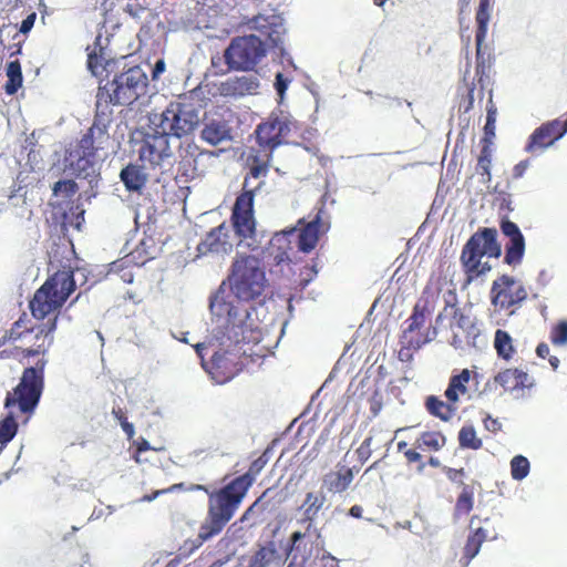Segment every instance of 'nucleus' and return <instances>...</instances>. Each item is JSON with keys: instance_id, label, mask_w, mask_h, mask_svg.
Masks as SVG:
<instances>
[{"instance_id": "obj_43", "label": "nucleus", "mask_w": 567, "mask_h": 567, "mask_svg": "<svg viewBox=\"0 0 567 567\" xmlns=\"http://www.w3.org/2000/svg\"><path fill=\"white\" fill-rule=\"evenodd\" d=\"M529 468V461L523 455H516L511 461V474L516 481L524 480L528 475Z\"/></svg>"}, {"instance_id": "obj_40", "label": "nucleus", "mask_w": 567, "mask_h": 567, "mask_svg": "<svg viewBox=\"0 0 567 567\" xmlns=\"http://www.w3.org/2000/svg\"><path fill=\"white\" fill-rule=\"evenodd\" d=\"M458 444L462 449L480 450L483 442L477 437L473 425H464L458 432Z\"/></svg>"}, {"instance_id": "obj_33", "label": "nucleus", "mask_w": 567, "mask_h": 567, "mask_svg": "<svg viewBox=\"0 0 567 567\" xmlns=\"http://www.w3.org/2000/svg\"><path fill=\"white\" fill-rule=\"evenodd\" d=\"M446 443V437L439 431L422 432L414 442V446L422 451L437 452Z\"/></svg>"}, {"instance_id": "obj_46", "label": "nucleus", "mask_w": 567, "mask_h": 567, "mask_svg": "<svg viewBox=\"0 0 567 567\" xmlns=\"http://www.w3.org/2000/svg\"><path fill=\"white\" fill-rule=\"evenodd\" d=\"M550 342L556 347L567 344V320L558 321L553 326L549 336Z\"/></svg>"}, {"instance_id": "obj_50", "label": "nucleus", "mask_w": 567, "mask_h": 567, "mask_svg": "<svg viewBox=\"0 0 567 567\" xmlns=\"http://www.w3.org/2000/svg\"><path fill=\"white\" fill-rule=\"evenodd\" d=\"M249 165V172L245 177H248V181L250 178H259L261 176H266L269 169L270 164H262V163H248Z\"/></svg>"}, {"instance_id": "obj_14", "label": "nucleus", "mask_w": 567, "mask_h": 567, "mask_svg": "<svg viewBox=\"0 0 567 567\" xmlns=\"http://www.w3.org/2000/svg\"><path fill=\"white\" fill-rule=\"evenodd\" d=\"M261 185L262 182L256 187H248V177H245L243 189L236 197L230 219L236 234L240 238H249L255 234L254 200L255 193Z\"/></svg>"}, {"instance_id": "obj_61", "label": "nucleus", "mask_w": 567, "mask_h": 567, "mask_svg": "<svg viewBox=\"0 0 567 567\" xmlns=\"http://www.w3.org/2000/svg\"><path fill=\"white\" fill-rule=\"evenodd\" d=\"M122 430L127 435V439H132L135 434L134 425L128 421L122 422Z\"/></svg>"}, {"instance_id": "obj_53", "label": "nucleus", "mask_w": 567, "mask_h": 567, "mask_svg": "<svg viewBox=\"0 0 567 567\" xmlns=\"http://www.w3.org/2000/svg\"><path fill=\"white\" fill-rule=\"evenodd\" d=\"M501 230L508 238L517 237V236H522L523 235L520 233L518 226L515 223H513L509 219H507V218H503L502 219V221H501Z\"/></svg>"}, {"instance_id": "obj_31", "label": "nucleus", "mask_w": 567, "mask_h": 567, "mask_svg": "<svg viewBox=\"0 0 567 567\" xmlns=\"http://www.w3.org/2000/svg\"><path fill=\"white\" fill-rule=\"evenodd\" d=\"M292 234L293 230L276 234L270 240V255L277 265L290 261L289 250H291V247L288 237Z\"/></svg>"}, {"instance_id": "obj_22", "label": "nucleus", "mask_w": 567, "mask_h": 567, "mask_svg": "<svg viewBox=\"0 0 567 567\" xmlns=\"http://www.w3.org/2000/svg\"><path fill=\"white\" fill-rule=\"evenodd\" d=\"M321 213L322 210L320 209L312 220L300 228L298 249L305 254L311 252L316 248L320 235L328 230V225L321 220Z\"/></svg>"}, {"instance_id": "obj_24", "label": "nucleus", "mask_w": 567, "mask_h": 567, "mask_svg": "<svg viewBox=\"0 0 567 567\" xmlns=\"http://www.w3.org/2000/svg\"><path fill=\"white\" fill-rule=\"evenodd\" d=\"M496 384L504 388L505 391H518L524 389H530L534 385V381L529 375L519 369H505L498 372L494 377Z\"/></svg>"}, {"instance_id": "obj_62", "label": "nucleus", "mask_w": 567, "mask_h": 567, "mask_svg": "<svg viewBox=\"0 0 567 567\" xmlns=\"http://www.w3.org/2000/svg\"><path fill=\"white\" fill-rule=\"evenodd\" d=\"M165 70V62L163 60H158L155 63V66L153 69V78H157L162 72Z\"/></svg>"}, {"instance_id": "obj_5", "label": "nucleus", "mask_w": 567, "mask_h": 567, "mask_svg": "<svg viewBox=\"0 0 567 567\" xmlns=\"http://www.w3.org/2000/svg\"><path fill=\"white\" fill-rule=\"evenodd\" d=\"M110 142L109 128L100 121H94L87 132L71 145L64 156V167L72 176L87 179L90 183L96 176L94 156L104 150Z\"/></svg>"}, {"instance_id": "obj_4", "label": "nucleus", "mask_w": 567, "mask_h": 567, "mask_svg": "<svg viewBox=\"0 0 567 567\" xmlns=\"http://www.w3.org/2000/svg\"><path fill=\"white\" fill-rule=\"evenodd\" d=\"M147 85V75L140 66L130 68L100 85L94 121H100L109 128L113 115L111 105H131L146 93Z\"/></svg>"}, {"instance_id": "obj_51", "label": "nucleus", "mask_w": 567, "mask_h": 567, "mask_svg": "<svg viewBox=\"0 0 567 567\" xmlns=\"http://www.w3.org/2000/svg\"><path fill=\"white\" fill-rule=\"evenodd\" d=\"M267 492H264L260 497H258L243 514L240 522L249 520L252 515L257 512H264L266 507L262 505L261 501Z\"/></svg>"}, {"instance_id": "obj_44", "label": "nucleus", "mask_w": 567, "mask_h": 567, "mask_svg": "<svg viewBox=\"0 0 567 567\" xmlns=\"http://www.w3.org/2000/svg\"><path fill=\"white\" fill-rule=\"evenodd\" d=\"M79 190L78 184L72 179H63L54 183L52 187L53 195L71 199Z\"/></svg>"}, {"instance_id": "obj_15", "label": "nucleus", "mask_w": 567, "mask_h": 567, "mask_svg": "<svg viewBox=\"0 0 567 567\" xmlns=\"http://www.w3.org/2000/svg\"><path fill=\"white\" fill-rule=\"evenodd\" d=\"M491 3L489 0H480V4L476 11L475 20H476V32H475V42H476V68H475V76L478 83L483 86L484 79H488L489 71L494 61V58L489 52H486V48L484 47V41L487 35L488 22L491 18Z\"/></svg>"}, {"instance_id": "obj_42", "label": "nucleus", "mask_w": 567, "mask_h": 567, "mask_svg": "<svg viewBox=\"0 0 567 567\" xmlns=\"http://www.w3.org/2000/svg\"><path fill=\"white\" fill-rule=\"evenodd\" d=\"M474 493L468 485H464L461 494L458 495L455 504V512L460 515H467L473 509Z\"/></svg>"}, {"instance_id": "obj_36", "label": "nucleus", "mask_w": 567, "mask_h": 567, "mask_svg": "<svg viewBox=\"0 0 567 567\" xmlns=\"http://www.w3.org/2000/svg\"><path fill=\"white\" fill-rule=\"evenodd\" d=\"M525 252L524 236L511 237L505 247L504 261L509 266H516L522 262Z\"/></svg>"}, {"instance_id": "obj_37", "label": "nucleus", "mask_w": 567, "mask_h": 567, "mask_svg": "<svg viewBox=\"0 0 567 567\" xmlns=\"http://www.w3.org/2000/svg\"><path fill=\"white\" fill-rule=\"evenodd\" d=\"M8 80L4 84V91L8 95H13L22 86L21 64L18 60L11 61L7 65Z\"/></svg>"}, {"instance_id": "obj_6", "label": "nucleus", "mask_w": 567, "mask_h": 567, "mask_svg": "<svg viewBox=\"0 0 567 567\" xmlns=\"http://www.w3.org/2000/svg\"><path fill=\"white\" fill-rule=\"evenodd\" d=\"M501 252L495 228H483L475 231L463 246L460 256L466 281L471 282L491 270L488 262L482 261L484 256L497 258Z\"/></svg>"}, {"instance_id": "obj_8", "label": "nucleus", "mask_w": 567, "mask_h": 567, "mask_svg": "<svg viewBox=\"0 0 567 567\" xmlns=\"http://www.w3.org/2000/svg\"><path fill=\"white\" fill-rule=\"evenodd\" d=\"M47 361L39 360L34 367L25 368L20 381L8 392L4 406L17 409L21 413H32L39 404L44 388V367Z\"/></svg>"}, {"instance_id": "obj_2", "label": "nucleus", "mask_w": 567, "mask_h": 567, "mask_svg": "<svg viewBox=\"0 0 567 567\" xmlns=\"http://www.w3.org/2000/svg\"><path fill=\"white\" fill-rule=\"evenodd\" d=\"M248 25L264 35L266 41L255 34L233 38L224 51V60L230 71H254L266 56L268 48L282 44L285 28L280 14H257L250 19Z\"/></svg>"}, {"instance_id": "obj_1", "label": "nucleus", "mask_w": 567, "mask_h": 567, "mask_svg": "<svg viewBox=\"0 0 567 567\" xmlns=\"http://www.w3.org/2000/svg\"><path fill=\"white\" fill-rule=\"evenodd\" d=\"M75 289L73 269L63 267L50 275L35 290L29 301V308L34 319L45 320V322L34 326L33 333L29 338L30 347L21 351L24 358L45 354L49 351L53 343L60 310Z\"/></svg>"}, {"instance_id": "obj_12", "label": "nucleus", "mask_w": 567, "mask_h": 567, "mask_svg": "<svg viewBox=\"0 0 567 567\" xmlns=\"http://www.w3.org/2000/svg\"><path fill=\"white\" fill-rule=\"evenodd\" d=\"M439 295L440 289L432 285L424 287L421 297L413 307L412 315L406 321L408 327L403 330L401 336V343L405 348L417 350L431 341V338L413 339L412 333L424 327L427 317L433 313L436 307Z\"/></svg>"}, {"instance_id": "obj_3", "label": "nucleus", "mask_w": 567, "mask_h": 567, "mask_svg": "<svg viewBox=\"0 0 567 567\" xmlns=\"http://www.w3.org/2000/svg\"><path fill=\"white\" fill-rule=\"evenodd\" d=\"M210 311L218 317L227 316L228 322H231V328L228 333H234L236 337L235 349L226 350L220 349L216 351L209 362H204L203 349L204 344L198 343L195 349L197 354L203 360V367L210 374V377L219 384H224L235 378L243 370L241 351L237 349L239 343L246 342L244 336L245 326H236L234 319L236 318L235 307L226 302L223 297H214L209 303Z\"/></svg>"}, {"instance_id": "obj_10", "label": "nucleus", "mask_w": 567, "mask_h": 567, "mask_svg": "<svg viewBox=\"0 0 567 567\" xmlns=\"http://www.w3.org/2000/svg\"><path fill=\"white\" fill-rule=\"evenodd\" d=\"M200 106L184 97L171 102L161 114L158 127L169 137L182 138L192 134L200 123Z\"/></svg>"}, {"instance_id": "obj_17", "label": "nucleus", "mask_w": 567, "mask_h": 567, "mask_svg": "<svg viewBox=\"0 0 567 567\" xmlns=\"http://www.w3.org/2000/svg\"><path fill=\"white\" fill-rule=\"evenodd\" d=\"M297 128L298 122L290 115L281 111L274 112L256 127V143H265L276 150L286 142L289 133Z\"/></svg>"}, {"instance_id": "obj_19", "label": "nucleus", "mask_w": 567, "mask_h": 567, "mask_svg": "<svg viewBox=\"0 0 567 567\" xmlns=\"http://www.w3.org/2000/svg\"><path fill=\"white\" fill-rule=\"evenodd\" d=\"M566 133L567 117L565 120L555 118L543 123L530 134L525 146V152L529 154L540 153L561 138Z\"/></svg>"}, {"instance_id": "obj_16", "label": "nucleus", "mask_w": 567, "mask_h": 567, "mask_svg": "<svg viewBox=\"0 0 567 567\" xmlns=\"http://www.w3.org/2000/svg\"><path fill=\"white\" fill-rule=\"evenodd\" d=\"M190 491H203L208 496V504H207V516L205 522L200 525L199 532L197 535L196 540L190 542L189 550L193 551L200 547L205 542L212 539L213 537L219 535L223 529L226 527V525L231 520L236 512H231L229 516L220 514L218 507L215 505L216 503L213 502L214 494L219 492L220 488L209 491L204 485H193Z\"/></svg>"}, {"instance_id": "obj_58", "label": "nucleus", "mask_w": 567, "mask_h": 567, "mask_svg": "<svg viewBox=\"0 0 567 567\" xmlns=\"http://www.w3.org/2000/svg\"><path fill=\"white\" fill-rule=\"evenodd\" d=\"M145 7L141 4L127 3L124 8V11L133 18H138L142 12H144Z\"/></svg>"}, {"instance_id": "obj_25", "label": "nucleus", "mask_w": 567, "mask_h": 567, "mask_svg": "<svg viewBox=\"0 0 567 567\" xmlns=\"http://www.w3.org/2000/svg\"><path fill=\"white\" fill-rule=\"evenodd\" d=\"M152 175H154L153 172H148V168H144L143 163L138 162V164L125 166L121 171L120 177L127 190L137 192L145 186Z\"/></svg>"}, {"instance_id": "obj_29", "label": "nucleus", "mask_w": 567, "mask_h": 567, "mask_svg": "<svg viewBox=\"0 0 567 567\" xmlns=\"http://www.w3.org/2000/svg\"><path fill=\"white\" fill-rule=\"evenodd\" d=\"M472 371L463 369L460 373L453 374L450 378L447 389L445 390V398L450 403H457L460 395L467 393V384L471 380Z\"/></svg>"}, {"instance_id": "obj_55", "label": "nucleus", "mask_w": 567, "mask_h": 567, "mask_svg": "<svg viewBox=\"0 0 567 567\" xmlns=\"http://www.w3.org/2000/svg\"><path fill=\"white\" fill-rule=\"evenodd\" d=\"M289 83L290 80L287 79L282 73L279 72L276 74L275 87L280 97L284 96Z\"/></svg>"}, {"instance_id": "obj_28", "label": "nucleus", "mask_w": 567, "mask_h": 567, "mask_svg": "<svg viewBox=\"0 0 567 567\" xmlns=\"http://www.w3.org/2000/svg\"><path fill=\"white\" fill-rule=\"evenodd\" d=\"M200 137L203 141L215 146L221 142L231 140V134L225 121L213 120L204 125Z\"/></svg>"}, {"instance_id": "obj_20", "label": "nucleus", "mask_w": 567, "mask_h": 567, "mask_svg": "<svg viewBox=\"0 0 567 567\" xmlns=\"http://www.w3.org/2000/svg\"><path fill=\"white\" fill-rule=\"evenodd\" d=\"M326 496L322 493L309 492L306 494L305 501L301 505L303 518L302 522H307L306 533L299 530L293 532L289 538L288 553L299 551L300 542L310 533L313 528V520L317 518L319 512L323 508L326 503Z\"/></svg>"}, {"instance_id": "obj_60", "label": "nucleus", "mask_w": 567, "mask_h": 567, "mask_svg": "<svg viewBox=\"0 0 567 567\" xmlns=\"http://www.w3.org/2000/svg\"><path fill=\"white\" fill-rule=\"evenodd\" d=\"M536 353L539 358L545 359L549 355V347L546 343H539L536 348Z\"/></svg>"}, {"instance_id": "obj_38", "label": "nucleus", "mask_w": 567, "mask_h": 567, "mask_svg": "<svg viewBox=\"0 0 567 567\" xmlns=\"http://www.w3.org/2000/svg\"><path fill=\"white\" fill-rule=\"evenodd\" d=\"M496 116H497V107L493 102L492 96L489 97L486 105V123L483 128V137L480 143H492L494 144L495 131H496Z\"/></svg>"}, {"instance_id": "obj_52", "label": "nucleus", "mask_w": 567, "mask_h": 567, "mask_svg": "<svg viewBox=\"0 0 567 567\" xmlns=\"http://www.w3.org/2000/svg\"><path fill=\"white\" fill-rule=\"evenodd\" d=\"M417 450L419 449H416L415 446L414 449L404 451V457L408 464L417 463V470L422 472L425 468L426 464L422 461V455L420 452H417Z\"/></svg>"}, {"instance_id": "obj_30", "label": "nucleus", "mask_w": 567, "mask_h": 567, "mask_svg": "<svg viewBox=\"0 0 567 567\" xmlns=\"http://www.w3.org/2000/svg\"><path fill=\"white\" fill-rule=\"evenodd\" d=\"M34 326L35 324L28 318L27 313H22V316L11 324L10 329L4 332L3 339L4 341L13 343L24 341L33 333Z\"/></svg>"}, {"instance_id": "obj_26", "label": "nucleus", "mask_w": 567, "mask_h": 567, "mask_svg": "<svg viewBox=\"0 0 567 567\" xmlns=\"http://www.w3.org/2000/svg\"><path fill=\"white\" fill-rule=\"evenodd\" d=\"M280 560L281 557L276 543L269 540L264 545H258L247 567H270L271 565H279Z\"/></svg>"}, {"instance_id": "obj_59", "label": "nucleus", "mask_w": 567, "mask_h": 567, "mask_svg": "<svg viewBox=\"0 0 567 567\" xmlns=\"http://www.w3.org/2000/svg\"><path fill=\"white\" fill-rule=\"evenodd\" d=\"M446 475L452 482H458L463 484L462 477L465 475V472L464 468H449Z\"/></svg>"}, {"instance_id": "obj_27", "label": "nucleus", "mask_w": 567, "mask_h": 567, "mask_svg": "<svg viewBox=\"0 0 567 567\" xmlns=\"http://www.w3.org/2000/svg\"><path fill=\"white\" fill-rule=\"evenodd\" d=\"M352 480V470L342 466L339 471L327 473L322 478V485L329 493H342L350 486Z\"/></svg>"}, {"instance_id": "obj_21", "label": "nucleus", "mask_w": 567, "mask_h": 567, "mask_svg": "<svg viewBox=\"0 0 567 567\" xmlns=\"http://www.w3.org/2000/svg\"><path fill=\"white\" fill-rule=\"evenodd\" d=\"M260 81L256 74L228 78L217 85V93L225 99H240L259 93Z\"/></svg>"}, {"instance_id": "obj_9", "label": "nucleus", "mask_w": 567, "mask_h": 567, "mask_svg": "<svg viewBox=\"0 0 567 567\" xmlns=\"http://www.w3.org/2000/svg\"><path fill=\"white\" fill-rule=\"evenodd\" d=\"M268 461V450H266L250 464L245 474L233 478L220 487L219 492L214 494L212 501L216 503L215 505L220 514L229 516L231 512H237L249 488L255 483L257 475L264 470Z\"/></svg>"}, {"instance_id": "obj_56", "label": "nucleus", "mask_w": 567, "mask_h": 567, "mask_svg": "<svg viewBox=\"0 0 567 567\" xmlns=\"http://www.w3.org/2000/svg\"><path fill=\"white\" fill-rule=\"evenodd\" d=\"M37 14L34 12L30 13L25 19L22 20L20 24V32L28 33L34 25Z\"/></svg>"}, {"instance_id": "obj_64", "label": "nucleus", "mask_w": 567, "mask_h": 567, "mask_svg": "<svg viewBox=\"0 0 567 567\" xmlns=\"http://www.w3.org/2000/svg\"><path fill=\"white\" fill-rule=\"evenodd\" d=\"M362 507L360 505H353L350 511H349V514L354 517V518H361L362 517Z\"/></svg>"}, {"instance_id": "obj_35", "label": "nucleus", "mask_w": 567, "mask_h": 567, "mask_svg": "<svg viewBox=\"0 0 567 567\" xmlns=\"http://www.w3.org/2000/svg\"><path fill=\"white\" fill-rule=\"evenodd\" d=\"M488 535L482 527L474 528L467 536L465 546L463 548L464 557L470 561L480 551L482 544L487 539Z\"/></svg>"}, {"instance_id": "obj_48", "label": "nucleus", "mask_w": 567, "mask_h": 567, "mask_svg": "<svg viewBox=\"0 0 567 567\" xmlns=\"http://www.w3.org/2000/svg\"><path fill=\"white\" fill-rule=\"evenodd\" d=\"M371 444H372V436H368L364 439V441L361 443V445L357 449V456L361 464L365 463L371 454Z\"/></svg>"}, {"instance_id": "obj_32", "label": "nucleus", "mask_w": 567, "mask_h": 567, "mask_svg": "<svg viewBox=\"0 0 567 567\" xmlns=\"http://www.w3.org/2000/svg\"><path fill=\"white\" fill-rule=\"evenodd\" d=\"M455 404L456 403H450L449 401L444 402L435 395H430L425 401L427 412L444 422L450 421L455 414Z\"/></svg>"}, {"instance_id": "obj_11", "label": "nucleus", "mask_w": 567, "mask_h": 567, "mask_svg": "<svg viewBox=\"0 0 567 567\" xmlns=\"http://www.w3.org/2000/svg\"><path fill=\"white\" fill-rule=\"evenodd\" d=\"M136 145L137 161L154 175L163 173L165 167L172 164L174 153L169 137L164 132L145 133Z\"/></svg>"}, {"instance_id": "obj_13", "label": "nucleus", "mask_w": 567, "mask_h": 567, "mask_svg": "<svg viewBox=\"0 0 567 567\" xmlns=\"http://www.w3.org/2000/svg\"><path fill=\"white\" fill-rule=\"evenodd\" d=\"M456 295L449 291V299H445V309L453 308L450 321L451 339L450 344L458 350L477 348V339L481 337V330L474 318L466 315L461 308L455 306Z\"/></svg>"}, {"instance_id": "obj_39", "label": "nucleus", "mask_w": 567, "mask_h": 567, "mask_svg": "<svg viewBox=\"0 0 567 567\" xmlns=\"http://www.w3.org/2000/svg\"><path fill=\"white\" fill-rule=\"evenodd\" d=\"M492 155L493 144L481 143V153L477 157L476 172L480 175L487 176V181L491 179Z\"/></svg>"}, {"instance_id": "obj_57", "label": "nucleus", "mask_w": 567, "mask_h": 567, "mask_svg": "<svg viewBox=\"0 0 567 567\" xmlns=\"http://www.w3.org/2000/svg\"><path fill=\"white\" fill-rule=\"evenodd\" d=\"M528 167H529L528 159L520 161L513 167V177L516 179L523 177L525 172L528 169Z\"/></svg>"}, {"instance_id": "obj_23", "label": "nucleus", "mask_w": 567, "mask_h": 567, "mask_svg": "<svg viewBox=\"0 0 567 567\" xmlns=\"http://www.w3.org/2000/svg\"><path fill=\"white\" fill-rule=\"evenodd\" d=\"M229 227L223 223L213 228L206 237L198 244L197 250L200 255L209 252H226L231 248L229 243Z\"/></svg>"}, {"instance_id": "obj_54", "label": "nucleus", "mask_w": 567, "mask_h": 567, "mask_svg": "<svg viewBox=\"0 0 567 567\" xmlns=\"http://www.w3.org/2000/svg\"><path fill=\"white\" fill-rule=\"evenodd\" d=\"M87 68L94 75H100L103 71L102 59L96 53H90L87 56Z\"/></svg>"}, {"instance_id": "obj_63", "label": "nucleus", "mask_w": 567, "mask_h": 567, "mask_svg": "<svg viewBox=\"0 0 567 567\" xmlns=\"http://www.w3.org/2000/svg\"><path fill=\"white\" fill-rule=\"evenodd\" d=\"M112 413L115 416V419L120 422L121 425H122L123 421H127V417L121 408L113 409Z\"/></svg>"}, {"instance_id": "obj_45", "label": "nucleus", "mask_w": 567, "mask_h": 567, "mask_svg": "<svg viewBox=\"0 0 567 567\" xmlns=\"http://www.w3.org/2000/svg\"><path fill=\"white\" fill-rule=\"evenodd\" d=\"M18 431V423L12 415L7 416L0 422V443L6 445L9 443Z\"/></svg>"}, {"instance_id": "obj_47", "label": "nucleus", "mask_w": 567, "mask_h": 567, "mask_svg": "<svg viewBox=\"0 0 567 567\" xmlns=\"http://www.w3.org/2000/svg\"><path fill=\"white\" fill-rule=\"evenodd\" d=\"M200 154L199 147L194 142H185L181 144L179 155L182 157L181 165H189L190 161L187 159L189 157L195 162V158Z\"/></svg>"}, {"instance_id": "obj_41", "label": "nucleus", "mask_w": 567, "mask_h": 567, "mask_svg": "<svg viewBox=\"0 0 567 567\" xmlns=\"http://www.w3.org/2000/svg\"><path fill=\"white\" fill-rule=\"evenodd\" d=\"M275 148L266 145L265 143H257V146H251L247 155V163H262L270 164Z\"/></svg>"}, {"instance_id": "obj_18", "label": "nucleus", "mask_w": 567, "mask_h": 567, "mask_svg": "<svg viewBox=\"0 0 567 567\" xmlns=\"http://www.w3.org/2000/svg\"><path fill=\"white\" fill-rule=\"evenodd\" d=\"M527 296L524 285L508 275L494 280L491 288L492 305L498 311H508V315H513L511 308L522 303Z\"/></svg>"}, {"instance_id": "obj_34", "label": "nucleus", "mask_w": 567, "mask_h": 567, "mask_svg": "<svg viewBox=\"0 0 567 567\" xmlns=\"http://www.w3.org/2000/svg\"><path fill=\"white\" fill-rule=\"evenodd\" d=\"M494 348L497 355L505 361H509L516 352L513 338L502 329L495 331Z\"/></svg>"}, {"instance_id": "obj_7", "label": "nucleus", "mask_w": 567, "mask_h": 567, "mask_svg": "<svg viewBox=\"0 0 567 567\" xmlns=\"http://www.w3.org/2000/svg\"><path fill=\"white\" fill-rule=\"evenodd\" d=\"M228 280L235 297L246 302L259 300L268 286L260 261L251 255L239 256L234 260Z\"/></svg>"}, {"instance_id": "obj_49", "label": "nucleus", "mask_w": 567, "mask_h": 567, "mask_svg": "<svg viewBox=\"0 0 567 567\" xmlns=\"http://www.w3.org/2000/svg\"><path fill=\"white\" fill-rule=\"evenodd\" d=\"M496 193V202L498 203L499 210L512 212V195L505 190H498L497 186L495 187Z\"/></svg>"}]
</instances>
